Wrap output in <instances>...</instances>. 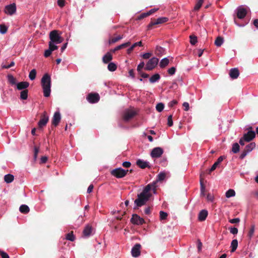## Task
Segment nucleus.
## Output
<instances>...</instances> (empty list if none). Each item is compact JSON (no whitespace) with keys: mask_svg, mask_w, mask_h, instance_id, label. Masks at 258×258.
I'll list each match as a JSON object with an SVG mask.
<instances>
[{"mask_svg":"<svg viewBox=\"0 0 258 258\" xmlns=\"http://www.w3.org/2000/svg\"><path fill=\"white\" fill-rule=\"evenodd\" d=\"M240 146L237 143H235L232 145V151L233 153H237L239 151Z\"/></svg>","mask_w":258,"mask_h":258,"instance_id":"33","label":"nucleus"},{"mask_svg":"<svg viewBox=\"0 0 258 258\" xmlns=\"http://www.w3.org/2000/svg\"><path fill=\"white\" fill-rule=\"evenodd\" d=\"M88 101L91 103H95L99 101L100 96L98 93H90L87 98Z\"/></svg>","mask_w":258,"mask_h":258,"instance_id":"15","label":"nucleus"},{"mask_svg":"<svg viewBox=\"0 0 258 258\" xmlns=\"http://www.w3.org/2000/svg\"><path fill=\"white\" fill-rule=\"evenodd\" d=\"M122 165L125 168H129L131 166V163L129 161H125L122 163Z\"/></svg>","mask_w":258,"mask_h":258,"instance_id":"58","label":"nucleus"},{"mask_svg":"<svg viewBox=\"0 0 258 258\" xmlns=\"http://www.w3.org/2000/svg\"><path fill=\"white\" fill-rule=\"evenodd\" d=\"M156 182H153L147 185L143 191L137 196V199L135 201V204L137 207L145 205L152 196L151 191L155 193L156 190Z\"/></svg>","mask_w":258,"mask_h":258,"instance_id":"1","label":"nucleus"},{"mask_svg":"<svg viewBox=\"0 0 258 258\" xmlns=\"http://www.w3.org/2000/svg\"><path fill=\"white\" fill-rule=\"evenodd\" d=\"M49 120V116L47 114V112L44 111L41 115V118L38 122V127L41 128L45 126Z\"/></svg>","mask_w":258,"mask_h":258,"instance_id":"9","label":"nucleus"},{"mask_svg":"<svg viewBox=\"0 0 258 258\" xmlns=\"http://www.w3.org/2000/svg\"><path fill=\"white\" fill-rule=\"evenodd\" d=\"M255 148V144L254 142H251L249 144L247 145L243 151L242 152L241 155L239 156V158L243 159L247 155V154L250 152L253 149Z\"/></svg>","mask_w":258,"mask_h":258,"instance_id":"7","label":"nucleus"},{"mask_svg":"<svg viewBox=\"0 0 258 258\" xmlns=\"http://www.w3.org/2000/svg\"><path fill=\"white\" fill-rule=\"evenodd\" d=\"M51 52L52 51L50 50L49 48H48V49L45 51L44 55L45 57H48L51 55Z\"/></svg>","mask_w":258,"mask_h":258,"instance_id":"59","label":"nucleus"},{"mask_svg":"<svg viewBox=\"0 0 258 258\" xmlns=\"http://www.w3.org/2000/svg\"><path fill=\"white\" fill-rule=\"evenodd\" d=\"M49 48L50 49L51 51H53L55 50L58 49V46L56 45H54V43L49 42Z\"/></svg>","mask_w":258,"mask_h":258,"instance_id":"45","label":"nucleus"},{"mask_svg":"<svg viewBox=\"0 0 258 258\" xmlns=\"http://www.w3.org/2000/svg\"><path fill=\"white\" fill-rule=\"evenodd\" d=\"M176 71V68L175 67H171L168 70V73L170 75H173L175 74Z\"/></svg>","mask_w":258,"mask_h":258,"instance_id":"53","label":"nucleus"},{"mask_svg":"<svg viewBox=\"0 0 258 258\" xmlns=\"http://www.w3.org/2000/svg\"><path fill=\"white\" fill-rule=\"evenodd\" d=\"M145 63L144 61H142L137 67V71L139 73L141 72L142 69L144 67Z\"/></svg>","mask_w":258,"mask_h":258,"instance_id":"51","label":"nucleus"},{"mask_svg":"<svg viewBox=\"0 0 258 258\" xmlns=\"http://www.w3.org/2000/svg\"><path fill=\"white\" fill-rule=\"evenodd\" d=\"M137 165L142 169H145L146 167L150 168L149 162L145 161L141 159H138L136 162Z\"/></svg>","mask_w":258,"mask_h":258,"instance_id":"18","label":"nucleus"},{"mask_svg":"<svg viewBox=\"0 0 258 258\" xmlns=\"http://www.w3.org/2000/svg\"><path fill=\"white\" fill-rule=\"evenodd\" d=\"M0 255L2 258H10L9 255L3 251H0Z\"/></svg>","mask_w":258,"mask_h":258,"instance_id":"61","label":"nucleus"},{"mask_svg":"<svg viewBox=\"0 0 258 258\" xmlns=\"http://www.w3.org/2000/svg\"><path fill=\"white\" fill-rule=\"evenodd\" d=\"M219 164L217 163L216 162H215L214 164L212 165V166L211 167V168L209 169V172H208V173L209 174H210L212 171H214L217 167L219 165Z\"/></svg>","mask_w":258,"mask_h":258,"instance_id":"49","label":"nucleus"},{"mask_svg":"<svg viewBox=\"0 0 258 258\" xmlns=\"http://www.w3.org/2000/svg\"><path fill=\"white\" fill-rule=\"evenodd\" d=\"M160 75L159 74H155L150 78L149 81L150 83H154L160 80Z\"/></svg>","mask_w":258,"mask_h":258,"instance_id":"27","label":"nucleus"},{"mask_svg":"<svg viewBox=\"0 0 258 258\" xmlns=\"http://www.w3.org/2000/svg\"><path fill=\"white\" fill-rule=\"evenodd\" d=\"M16 12V5L15 3H13L5 7V12L6 14L12 15Z\"/></svg>","mask_w":258,"mask_h":258,"instance_id":"12","label":"nucleus"},{"mask_svg":"<svg viewBox=\"0 0 258 258\" xmlns=\"http://www.w3.org/2000/svg\"><path fill=\"white\" fill-rule=\"evenodd\" d=\"M159 59L153 57L150 59L147 62L145 69L147 71H151L153 70L158 64Z\"/></svg>","mask_w":258,"mask_h":258,"instance_id":"6","label":"nucleus"},{"mask_svg":"<svg viewBox=\"0 0 258 258\" xmlns=\"http://www.w3.org/2000/svg\"><path fill=\"white\" fill-rule=\"evenodd\" d=\"M247 14L246 10L242 7H239L237 9V16L239 19H243Z\"/></svg>","mask_w":258,"mask_h":258,"instance_id":"17","label":"nucleus"},{"mask_svg":"<svg viewBox=\"0 0 258 258\" xmlns=\"http://www.w3.org/2000/svg\"><path fill=\"white\" fill-rule=\"evenodd\" d=\"M107 68L111 72L115 71L117 69L116 65L113 62H110L108 64Z\"/></svg>","mask_w":258,"mask_h":258,"instance_id":"35","label":"nucleus"},{"mask_svg":"<svg viewBox=\"0 0 258 258\" xmlns=\"http://www.w3.org/2000/svg\"><path fill=\"white\" fill-rule=\"evenodd\" d=\"M128 172V169L124 170L120 167L113 169L111 171L110 173L112 176L117 178H121L125 177Z\"/></svg>","mask_w":258,"mask_h":258,"instance_id":"4","label":"nucleus"},{"mask_svg":"<svg viewBox=\"0 0 258 258\" xmlns=\"http://www.w3.org/2000/svg\"><path fill=\"white\" fill-rule=\"evenodd\" d=\"M200 185H201V195L203 196L204 195V192L205 190V186L204 185L203 182V179L202 177H201L200 179Z\"/></svg>","mask_w":258,"mask_h":258,"instance_id":"47","label":"nucleus"},{"mask_svg":"<svg viewBox=\"0 0 258 258\" xmlns=\"http://www.w3.org/2000/svg\"><path fill=\"white\" fill-rule=\"evenodd\" d=\"M223 43V38L220 36L217 37L215 41V44L218 47L221 46Z\"/></svg>","mask_w":258,"mask_h":258,"instance_id":"32","label":"nucleus"},{"mask_svg":"<svg viewBox=\"0 0 258 258\" xmlns=\"http://www.w3.org/2000/svg\"><path fill=\"white\" fill-rule=\"evenodd\" d=\"M49 38L50 40L49 42L54 43L56 44L61 43L63 40V38L59 35L57 30L51 31L49 33Z\"/></svg>","mask_w":258,"mask_h":258,"instance_id":"3","label":"nucleus"},{"mask_svg":"<svg viewBox=\"0 0 258 258\" xmlns=\"http://www.w3.org/2000/svg\"><path fill=\"white\" fill-rule=\"evenodd\" d=\"M14 179V176L11 174H8L4 176V180L8 183H11Z\"/></svg>","mask_w":258,"mask_h":258,"instance_id":"26","label":"nucleus"},{"mask_svg":"<svg viewBox=\"0 0 258 258\" xmlns=\"http://www.w3.org/2000/svg\"><path fill=\"white\" fill-rule=\"evenodd\" d=\"M203 2H204V0H198V2L197 3V4L194 8V10L195 11H198L201 8Z\"/></svg>","mask_w":258,"mask_h":258,"instance_id":"42","label":"nucleus"},{"mask_svg":"<svg viewBox=\"0 0 258 258\" xmlns=\"http://www.w3.org/2000/svg\"><path fill=\"white\" fill-rule=\"evenodd\" d=\"M29 86L28 82H21L17 84V88L19 90H24L26 89Z\"/></svg>","mask_w":258,"mask_h":258,"instance_id":"19","label":"nucleus"},{"mask_svg":"<svg viewBox=\"0 0 258 258\" xmlns=\"http://www.w3.org/2000/svg\"><path fill=\"white\" fill-rule=\"evenodd\" d=\"M152 55V53H150V52H147V53H145L144 54H143L142 55V57L144 58V59H148Z\"/></svg>","mask_w":258,"mask_h":258,"instance_id":"55","label":"nucleus"},{"mask_svg":"<svg viewBox=\"0 0 258 258\" xmlns=\"http://www.w3.org/2000/svg\"><path fill=\"white\" fill-rule=\"evenodd\" d=\"M169 60L167 57L162 59L160 62L159 66L161 68H164L168 65Z\"/></svg>","mask_w":258,"mask_h":258,"instance_id":"24","label":"nucleus"},{"mask_svg":"<svg viewBox=\"0 0 258 258\" xmlns=\"http://www.w3.org/2000/svg\"><path fill=\"white\" fill-rule=\"evenodd\" d=\"M60 114L59 112H55L52 117L51 123L55 126H57L60 121Z\"/></svg>","mask_w":258,"mask_h":258,"instance_id":"16","label":"nucleus"},{"mask_svg":"<svg viewBox=\"0 0 258 258\" xmlns=\"http://www.w3.org/2000/svg\"><path fill=\"white\" fill-rule=\"evenodd\" d=\"M230 232L233 234H237L238 233V229L235 227L229 228Z\"/></svg>","mask_w":258,"mask_h":258,"instance_id":"52","label":"nucleus"},{"mask_svg":"<svg viewBox=\"0 0 258 258\" xmlns=\"http://www.w3.org/2000/svg\"><path fill=\"white\" fill-rule=\"evenodd\" d=\"M136 112L133 109H126L122 114V118L125 121H128L132 119L136 115Z\"/></svg>","mask_w":258,"mask_h":258,"instance_id":"8","label":"nucleus"},{"mask_svg":"<svg viewBox=\"0 0 258 258\" xmlns=\"http://www.w3.org/2000/svg\"><path fill=\"white\" fill-rule=\"evenodd\" d=\"M20 211L22 213L27 214L30 211L29 207L26 205H22L20 207Z\"/></svg>","mask_w":258,"mask_h":258,"instance_id":"28","label":"nucleus"},{"mask_svg":"<svg viewBox=\"0 0 258 258\" xmlns=\"http://www.w3.org/2000/svg\"><path fill=\"white\" fill-rule=\"evenodd\" d=\"M8 79L9 82L12 85L16 84V79L12 75H8Z\"/></svg>","mask_w":258,"mask_h":258,"instance_id":"39","label":"nucleus"},{"mask_svg":"<svg viewBox=\"0 0 258 258\" xmlns=\"http://www.w3.org/2000/svg\"><path fill=\"white\" fill-rule=\"evenodd\" d=\"M28 90L25 89L20 92V98L22 100H26L28 98Z\"/></svg>","mask_w":258,"mask_h":258,"instance_id":"30","label":"nucleus"},{"mask_svg":"<svg viewBox=\"0 0 258 258\" xmlns=\"http://www.w3.org/2000/svg\"><path fill=\"white\" fill-rule=\"evenodd\" d=\"M239 72L238 69L233 68V69H231L230 70L229 76L232 79H237L238 78V77L239 76Z\"/></svg>","mask_w":258,"mask_h":258,"instance_id":"20","label":"nucleus"},{"mask_svg":"<svg viewBox=\"0 0 258 258\" xmlns=\"http://www.w3.org/2000/svg\"><path fill=\"white\" fill-rule=\"evenodd\" d=\"M66 239L71 241H74L75 240V237L73 234V232H71L66 234Z\"/></svg>","mask_w":258,"mask_h":258,"instance_id":"34","label":"nucleus"},{"mask_svg":"<svg viewBox=\"0 0 258 258\" xmlns=\"http://www.w3.org/2000/svg\"><path fill=\"white\" fill-rule=\"evenodd\" d=\"M34 159L35 160L37 159V155L39 153V148L37 146L34 147Z\"/></svg>","mask_w":258,"mask_h":258,"instance_id":"50","label":"nucleus"},{"mask_svg":"<svg viewBox=\"0 0 258 258\" xmlns=\"http://www.w3.org/2000/svg\"><path fill=\"white\" fill-rule=\"evenodd\" d=\"M235 195V192L233 189H229L226 192V197L228 198L234 197Z\"/></svg>","mask_w":258,"mask_h":258,"instance_id":"38","label":"nucleus"},{"mask_svg":"<svg viewBox=\"0 0 258 258\" xmlns=\"http://www.w3.org/2000/svg\"><path fill=\"white\" fill-rule=\"evenodd\" d=\"M255 230V226L254 225H251L249 229V231L248 233L247 236L249 237V239H251V238L253 236L254 232Z\"/></svg>","mask_w":258,"mask_h":258,"instance_id":"37","label":"nucleus"},{"mask_svg":"<svg viewBox=\"0 0 258 258\" xmlns=\"http://www.w3.org/2000/svg\"><path fill=\"white\" fill-rule=\"evenodd\" d=\"M168 216V214L167 213L164 212L162 211L160 212V219L161 220L166 219Z\"/></svg>","mask_w":258,"mask_h":258,"instance_id":"46","label":"nucleus"},{"mask_svg":"<svg viewBox=\"0 0 258 258\" xmlns=\"http://www.w3.org/2000/svg\"><path fill=\"white\" fill-rule=\"evenodd\" d=\"M168 122L167 124L169 126H171L173 125V121H172V116L171 115H169L168 117Z\"/></svg>","mask_w":258,"mask_h":258,"instance_id":"54","label":"nucleus"},{"mask_svg":"<svg viewBox=\"0 0 258 258\" xmlns=\"http://www.w3.org/2000/svg\"><path fill=\"white\" fill-rule=\"evenodd\" d=\"M92 227L90 225L86 226L83 231V237H89L91 233H92Z\"/></svg>","mask_w":258,"mask_h":258,"instance_id":"22","label":"nucleus"},{"mask_svg":"<svg viewBox=\"0 0 258 258\" xmlns=\"http://www.w3.org/2000/svg\"><path fill=\"white\" fill-rule=\"evenodd\" d=\"M208 214L206 210H202L199 214L198 219L200 221H204L206 220Z\"/></svg>","mask_w":258,"mask_h":258,"instance_id":"21","label":"nucleus"},{"mask_svg":"<svg viewBox=\"0 0 258 258\" xmlns=\"http://www.w3.org/2000/svg\"><path fill=\"white\" fill-rule=\"evenodd\" d=\"M190 43L191 45H195L198 42L197 37L194 35L189 36Z\"/></svg>","mask_w":258,"mask_h":258,"instance_id":"36","label":"nucleus"},{"mask_svg":"<svg viewBox=\"0 0 258 258\" xmlns=\"http://www.w3.org/2000/svg\"><path fill=\"white\" fill-rule=\"evenodd\" d=\"M163 153V150L160 147L154 148L151 152V156L153 158H159Z\"/></svg>","mask_w":258,"mask_h":258,"instance_id":"11","label":"nucleus"},{"mask_svg":"<svg viewBox=\"0 0 258 258\" xmlns=\"http://www.w3.org/2000/svg\"><path fill=\"white\" fill-rule=\"evenodd\" d=\"M64 2L65 0H57V4L60 7L62 8L64 6Z\"/></svg>","mask_w":258,"mask_h":258,"instance_id":"62","label":"nucleus"},{"mask_svg":"<svg viewBox=\"0 0 258 258\" xmlns=\"http://www.w3.org/2000/svg\"><path fill=\"white\" fill-rule=\"evenodd\" d=\"M131 222L135 225H141L145 223L143 218L140 217L137 214H133L131 219Z\"/></svg>","mask_w":258,"mask_h":258,"instance_id":"10","label":"nucleus"},{"mask_svg":"<svg viewBox=\"0 0 258 258\" xmlns=\"http://www.w3.org/2000/svg\"><path fill=\"white\" fill-rule=\"evenodd\" d=\"M8 30L7 27L4 25H0V32L2 34H5Z\"/></svg>","mask_w":258,"mask_h":258,"instance_id":"48","label":"nucleus"},{"mask_svg":"<svg viewBox=\"0 0 258 258\" xmlns=\"http://www.w3.org/2000/svg\"><path fill=\"white\" fill-rule=\"evenodd\" d=\"M164 52V49L159 46H157L156 49H155V54L158 56H162Z\"/></svg>","mask_w":258,"mask_h":258,"instance_id":"25","label":"nucleus"},{"mask_svg":"<svg viewBox=\"0 0 258 258\" xmlns=\"http://www.w3.org/2000/svg\"><path fill=\"white\" fill-rule=\"evenodd\" d=\"M238 246V241L237 239H234L232 241L231 243V252H234L236 250Z\"/></svg>","mask_w":258,"mask_h":258,"instance_id":"31","label":"nucleus"},{"mask_svg":"<svg viewBox=\"0 0 258 258\" xmlns=\"http://www.w3.org/2000/svg\"><path fill=\"white\" fill-rule=\"evenodd\" d=\"M242 137L246 142H250L255 138V133L253 131H249L244 134Z\"/></svg>","mask_w":258,"mask_h":258,"instance_id":"14","label":"nucleus"},{"mask_svg":"<svg viewBox=\"0 0 258 258\" xmlns=\"http://www.w3.org/2000/svg\"><path fill=\"white\" fill-rule=\"evenodd\" d=\"M41 83L44 96L45 97H49L51 92V78L50 75L48 74H44L41 79Z\"/></svg>","mask_w":258,"mask_h":258,"instance_id":"2","label":"nucleus"},{"mask_svg":"<svg viewBox=\"0 0 258 258\" xmlns=\"http://www.w3.org/2000/svg\"><path fill=\"white\" fill-rule=\"evenodd\" d=\"M168 21V18L167 17H160L157 19H151V22L147 26L148 30H151L153 28L154 26L163 24Z\"/></svg>","mask_w":258,"mask_h":258,"instance_id":"5","label":"nucleus"},{"mask_svg":"<svg viewBox=\"0 0 258 258\" xmlns=\"http://www.w3.org/2000/svg\"><path fill=\"white\" fill-rule=\"evenodd\" d=\"M149 16V14H148V13H142V14H141L138 17V20H142L147 17Z\"/></svg>","mask_w":258,"mask_h":258,"instance_id":"56","label":"nucleus"},{"mask_svg":"<svg viewBox=\"0 0 258 258\" xmlns=\"http://www.w3.org/2000/svg\"><path fill=\"white\" fill-rule=\"evenodd\" d=\"M112 59V55L110 52H107L103 57L102 61L104 63H107Z\"/></svg>","mask_w":258,"mask_h":258,"instance_id":"23","label":"nucleus"},{"mask_svg":"<svg viewBox=\"0 0 258 258\" xmlns=\"http://www.w3.org/2000/svg\"><path fill=\"white\" fill-rule=\"evenodd\" d=\"M36 75V71L35 69L31 71L29 75V78L31 80H33L35 79Z\"/></svg>","mask_w":258,"mask_h":258,"instance_id":"40","label":"nucleus"},{"mask_svg":"<svg viewBox=\"0 0 258 258\" xmlns=\"http://www.w3.org/2000/svg\"><path fill=\"white\" fill-rule=\"evenodd\" d=\"M48 160V158L46 156H43L41 158L40 163H45Z\"/></svg>","mask_w":258,"mask_h":258,"instance_id":"63","label":"nucleus"},{"mask_svg":"<svg viewBox=\"0 0 258 258\" xmlns=\"http://www.w3.org/2000/svg\"><path fill=\"white\" fill-rule=\"evenodd\" d=\"M164 107V105L162 103H159L156 105V108L158 112H161Z\"/></svg>","mask_w":258,"mask_h":258,"instance_id":"44","label":"nucleus"},{"mask_svg":"<svg viewBox=\"0 0 258 258\" xmlns=\"http://www.w3.org/2000/svg\"><path fill=\"white\" fill-rule=\"evenodd\" d=\"M183 106L184 107L185 111H188L189 110V106L188 103L186 102H184L183 103Z\"/></svg>","mask_w":258,"mask_h":258,"instance_id":"64","label":"nucleus"},{"mask_svg":"<svg viewBox=\"0 0 258 258\" xmlns=\"http://www.w3.org/2000/svg\"><path fill=\"white\" fill-rule=\"evenodd\" d=\"M130 45H131V42H129V41L127 42L126 43L121 44V45H119L116 46L117 49H118L119 50L121 49L122 48L127 47L129 46Z\"/></svg>","mask_w":258,"mask_h":258,"instance_id":"41","label":"nucleus"},{"mask_svg":"<svg viewBox=\"0 0 258 258\" xmlns=\"http://www.w3.org/2000/svg\"><path fill=\"white\" fill-rule=\"evenodd\" d=\"M166 174L164 173H160L157 176V180L155 182L156 183L158 181H162L165 178Z\"/></svg>","mask_w":258,"mask_h":258,"instance_id":"43","label":"nucleus"},{"mask_svg":"<svg viewBox=\"0 0 258 258\" xmlns=\"http://www.w3.org/2000/svg\"><path fill=\"white\" fill-rule=\"evenodd\" d=\"M123 38V35H118L117 37L112 38L111 39H110L109 40V44L115 43L118 42V41H119L120 40L122 39Z\"/></svg>","mask_w":258,"mask_h":258,"instance_id":"29","label":"nucleus"},{"mask_svg":"<svg viewBox=\"0 0 258 258\" xmlns=\"http://www.w3.org/2000/svg\"><path fill=\"white\" fill-rule=\"evenodd\" d=\"M141 245L139 243H136L132 248L131 253L134 257H139L141 254Z\"/></svg>","mask_w":258,"mask_h":258,"instance_id":"13","label":"nucleus"},{"mask_svg":"<svg viewBox=\"0 0 258 258\" xmlns=\"http://www.w3.org/2000/svg\"><path fill=\"white\" fill-rule=\"evenodd\" d=\"M15 65V62L14 61H12L11 62L10 64H9V65H4V66H2V68L3 69H9L10 68H11L12 67H13Z\"/></svg>","mask_w":258,"mask_h":258,"instance_id":"60","label":"nucleus"},{"mask_svg":"<svg viewBox=\"0 0 258 258\" xmlns=\"http://www.w3.org/2000/svg\"><path fill=\"white\" fill-rule=\"evenodd\" d=\"M229 222L232 224L238 223L240 222V219L238 218L230 219Z\"/></svg>","mask_w":258,"mask_h":258,"instance_id":"57","label":"nucleus"}]
</instances>
